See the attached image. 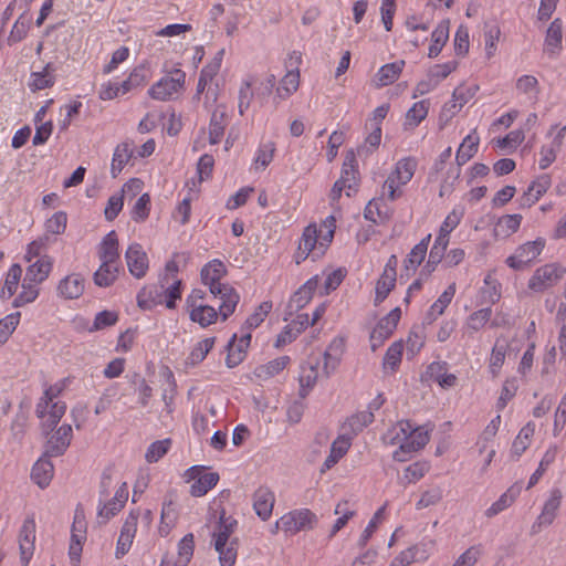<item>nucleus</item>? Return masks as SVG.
<instances>
[{"instance_id": "nucleus-24", "label": "nucleus", "mask_w": 566, "mask_h": 566, "mask_svg": "<svg viewBox=\"0 0 566 566\" xmlns=\"http://www.w3.org/2000/svg\"><path fill=\"white\" fill-rule=\"evenodd\" d=\"M50 458L51 457H45L44 452L43 455L33 464L31 470L32 481L41 489H45L50 484L54 474V467Z\"/></svg>"}, {"instance_id": "nucleus-60", "label": "nucleus", "mask_w": 566, "mask_h": 566, "mask_svg": "<svg viewBox=\"0 0 566 566\" xmlns=\"http://www.w3.org/2000/svg\"><path fill=\"white\" fill-rule=\"evenodd\" d=\"M482 555L483 545H472L455 559L452 566H474Z\"/></svg>"}, {"instance_id": "nucleus-35", "label": "nucleus", "mask_w": 566, "mask_h": 566, "mask_svg": "<svg viewBox=\"0 0 566 566\" xmlns=\"http://www.w3.org/2000/svg\"><path fill=\"white\" fill-rule=\"evenodd\" d=\"M449 39V21H441L431 33V45L429 46L428 56L437 57Z\"/></svg>"}, {"instance_id": "nucleus-9", "label": "nucleus", "mask_w": 566, "mask_h": 566, "mask_svg": "<svg viewBox=\"0 0 566 566\" xmlns=\"http://www.w3.org/2000/svg\"><path fill=\"white\" fill-rule=\"evenodd\" d=\"M316 523V515L308 509L294 510L276 521V528L285 533L296 534L303 530L312 528Z\"/></svg>"}, {"instance_id": "nucleus-28", "label": "nucleus", "mask_w": 566, "mask_h": 566, "mask_svg": "<svg viewBox=\"0 0 566 566\" xmlns=\"http://www.w3.org/2000/svg\"><path fill=\"white\" fill-rule=\"evenodd\" d=\"M426 375L429 380L438 382L442 388H451L457 384V376L447 373L446 361H433L427 367Z\"/></svg>"}, {"instance_id": "nucleus-62", "label": "nucleus", "mask_w": 566, "mask_h": 566, "mask_svg": "<svg viewBox=\"0 0 566 566\" xmlns=\"http://www.w3.org/2000/svg\"><path fill=\"white\" fill-rule=\"evenodd\" d=\"M150 212V196L143 193L135 202L130 216L135 222H144Z\"/></svg>"}, {"instance_id": "nucleus-7", "label": "nucleus", "mask_w": 566, "mask_h": 566, "mask_svg": "<svg viewBox=\"0 0 566 566\" xmlns=\"http://www.w3.org/2000/svg\"><path fill=\"white\" fill-rule=\"evenodd\" d=\"M417 160L412 157H406L397 161L394 171L388 176L384 184V189L388 191V198L392 201L397 198V189L407 185L415 175Z\"/></svg>"}, {"instance_id": "nucleus-5", "label": "nucleus", "mask_w": 566, "mask_h": 566, "mask_svg": "<svg viewBox=\"0 0 566 566\" xmlns=\"http://www.w3.org/2000/svg\"><path fill=\"white\" fill-rule=\"evenodd\" d=\"M184 479L191 482L190 494L200 497L217 485L220 476L217 472H207L203 465H192L185 471Z\"/></svg>"}, {"instance_id": "nucleus-6", "label": "nucleus", "mask_w": 566, "mask_h": 566, "mask_svg": "<svg viewBox=\"0 0 566 566\" xmlns=\"http://www.w3.org/2000/svg\"><path fill=\"white\" fill-rule=\"evenodd\" d=\"M429 432L423 427H413L410 422V432H406V439L392 453V459L398 462H406L412 454L423 449L429 442Z\"/></svg>"}, {"instance_id": "nucleus-27", "label": "nucleus", "mask_w": 566, "mask_h": 566, "mask_svg": "<svg viewBox=\"0 0 566 566\" xmlns=\"http://www.w3.org/2000/svg\"><path fill=\"white\" fill-rule=\"evenodd\" d=\"M238 522L232 516H227L224 511L219 516L218 525L213 532L214 548L226 546L230 542V536L234 532Z\"/></svg>"}, {"instance_id": "nucleus-23", "label": "nucleus", "mask_w": 566, "mask_h": 566, "mask_svg": "<svg viewBox=\"0 0 566 566\" xmlns=\"http://www.w3.org/2000/svg\"><path fill=\"white\" fill-rule=\"evenodd\" d=\"M319 277L317 275L308 279L290 298L289 307L294 311L304 308L312 300L315 290L318 286Z\"/></svg>"}, {"instance_id": "nucleus-53", "label": "nucleus", "mask_w": 566, "mask_h": 566, "mask_svg": "<svg viewBox=\"0 0 566 566\" xmlns=\"http://www.w3.org/2000/svg\"><path fill=\"white\" fill-rule=\"evenodd\" d=\"M521 221V214H506L500 218L495 226V234L502 237L511 235L518 230Z\"/></svg>"}, {"instance_id": "nucleus-19", "label": "nucleus", "mask_w": 566, "mask_h": 566, "mask_svg": "<svg viewBox=\"0 0 566 566\" xmlns=\"http://www.w3.org/2000/svg\"><path fill=\"white\" fill-rule=\"evenodd\" d=\"M97 255L101 262L119 263V243L114 230L102 239L97 247Z\"/></svg>"}, {"instance_id": "nucleus-15", "label": "nucleus", "mask_w": 566, "mask_h": 566, "mask_svg": "<svg viewBox=\"0 0 566 566\" xmlns=\"http://www.w3.org/2000/svg\"><path fill=\"white\" fill-rule=\"evenodd\" d=\"M137 522H138V512L132 511L127 515V517L122 526L118 539H117L116 551H115L116 558H122L124 555H126L129 552V549L133 545V541L136 535Z\"/></svg>"}, {"instance_id": "nucleus-18", "label": "nucleus", "mask_w": 566, "mask_h": 566, "mask_svg": "<svg viewBox=\"0 0 566 566\" xmlns=\"http://www.w3.org/2000/svg\"><path fill=\"white\" fill-rule=\"evenodd\" d=\"M274 502V493L266 486H260L253 494V509L262 521L271 517Z\"/></svg>"}, {"instance_id": "nucleus-40", "label": "nucleus", "mask_w": 566, "mask_h": 566, "mask_svg": "<svg viewBox=\"0 0 566 566\" xmlns=\"http://www.w3.org/2000/svg\"><path fill=\"white\" fill-rule=\"evenodd\" d=\"M188 313L190 321L199 324L201 327H208L213 324L220 314L219 311L210 305L191 308Z\"/></svg>"}, {"instance_id": "nucleus-63", "label": "nucleus", "mask_w": 566, "mask_h": 566, "mask_svg": "<svg viewBox=\"0 0 566 566\" xmlns=\"http://www.w3.org/2000/svg\"><path fill=\"white\" fill-rule=\"evenodd\" d=\"M464 216V208L455 206L446 217L440 226L439 232L450 235V233L460 224Z\"/></svg>"}, {"instance_id": "nucleus-11", "label": "nucleus", "mask_w": 566, "mask_h": 566, "mask_svg": "<svg viewBox=\"0 0 566 566\" xmlns=\"http://www.w3.org/2000/svg\"><path fill=\"white\" fill-rule=\"evenodd\" d=\"M125 261L128 272L137 280L146 276L149 270V259L142 247L137 242H133L128 245L125 252Z\"/></svg>"}, {"instance_id": "nucleus-41", "label": "nucleus", "mask_w": 566, "mask_h": 566, "mask_svg": "<svg viewBox=\"0 0 566 566\" xmlns=\"http://www.w3.org/2000/svg\"><path fill=\"white\" fill-rule=\"evenodd\" d=\"M492 308L484 307L471 313L464 324V329L469 334L481 331L491 319Z\"/></svg>"}, {"instance_id": "nucleus-34", "label": "nucleus", "mask_w": 566, "mask_h": 566, "mask_svg": "<svg viewBox=\"0 0 566 566\" xmlns=\"http://www.w3.org/2000/svg\"><path fill=\"white\" fill-rule=\"evenodd\" d=\"M403 60L382 65L376 74L377 86L382 87L396 82L403 70Z\"/></svg>"}, {"instance_id": "nucleus-43", "label": "nucleus", "mask_w": 566, "mask_h": 566, "mask_svg": "<svg viewBox=\"0 0 566 566\" xmlns=\"http://www.w3.org/2000/svg\"><path fill=\"white\" fill-rule=\"evenodd\" d=\"M406 432H410V421L401 420L382 434V442L388 446L398 444L400 447L403 439H406Z\"/></svg>"}, {"instance_id": "nucleus-2", "label": "nucleus", "mask_w": 566, "mask_h": 566, "mask_svg": "<svg viewBox=\"0 0 566 566\" xmlns=\"http://www.w3.org/2000/svg\"><path fill=\"white\" fill-rule=\"evenodd\" d=\"M335 228L336 220L333 216H328L319 227L315 223L305 227L294 255L295 262L300 264L310 255L313 260L321 258L333 241Z\"/></svg>"}, {"instance_id": "nucleus-57", "label": "nucleus", "mask_w": 566, "mask_h": 566, "mask_svg": "<svg viewBox=\"0 0 566 566\" xmlns=\"http://www.w3.org/2000/svg\"><path fill=\"white\" fill-rule=\"evenodd\" d=\"M22 275V268L19 264H12L7 273L2 296L11 297L18 289Z\"/></svg>"}, {"instance_id": "nucleus-26", "label": "nucleus", "mask_w": 566, "mask_h": 566, "mask_svg": "<svg viewBox=\"0 0 566 566\" xmlns=\"http://www.w3.org/2000/svg\"><path fill=\"white\" fill-rule=\"evenodd\" d=\"M150 78L149 69L145 64L135 66L127 78L120 82L122 94L130 93L135 90L144 87Z\"/></svg>"}, {"instance_id": "nucleus-37", "label": "nucleus", "mask_w": 566, "mask_h": 566, "mask_svg": "<svg viewBox=\"0 0 566 566\" xmlns=\"http://www.w3.org/2000/svg\"><path fill=\"white\" fill-rule=\"evenodd\" d=\"M535 432V424L532 422L526 423L518 432L513 441L511 454L512 458L518 459L524 451L528 448L532 441V437Z\"/></svg>"}, {"instance_id": "nucleus-8", "label": "nucleus", "mask_w": 566, "mask_h": 566, "mask_svg": "<svg viewBox=\"0 0 566 566\" xmlns=\"http://www.w3.org/2000/svg\"><path fill=\"white\" fill-rule=\"evenodd\" d=\"M544 247L545 240L543 238L525 242L517 247L512 255L506 258L505 263L512 270H524L542 253Z\"/></svg>"}, {"instance_id": "nucleus-55", "label": "nucleus", "mask_w": 566, "mask_h": 566, "mask_svg": "<svg viewBox=\"0 0 566 566\" xmlns=\"http://www.w3.org/2000/svg\"><path fill=\"white\" fill-rule=\"evenodd\" d=\"M195 537L192 533L186 534L178 543V566H187L193 555Z\"/></svg>"}, {"instance_id": "nucleus-31", "label": "nucleus", "mask_w": 566, "mask_h": 566, "mask_svg": "<svg viewBox=\"0 0 566 566\" xmlns=\"http://www.w3.org/2000/svg\"><path fill=\"white\" fill-rule=\"evenodd\" d=\"M480 137L475 130L468 134L460 144L455 160L459 166L467 164L478 151Z\"/></svg>"}, {"instance_id": "nucleus-14", "label": "nucleus", "mask_w": 566, "mask_h": 566, "mask_svg": "<svg viewBox=\"0 0 566 566\" xmlns=\"http://www.w3.org/2000/svg\"><path fill=\"white\" fill-rule=\"evenodd\" d=\"M72 427L62 424L48 439L45 443V457H60L65 453L72 441Z\"/></svg>"}, {"instance_id": "nucleus-21", "label": "nucleus", "mask_w": 566, "mask_h": 566, "mask_svg": "<svg viewBox=\"0 0 566 566\" xmlns=\"http://www.w3.org/2000/svg\"><path fill=\"white\" fill-rule=\"evenodd\" d=\"M563 21L559 18H556L552 21L549 24L545 41H544V52L551 56L556 57L558 56L560 50H562V39H563Z\"/></svg>"}, {"instance_id": "nucleus-30", "label": "nucleus", "mask_w": 566, "mask_h": 566, "mask_svg": "<svg viewBox=\"0 0 566 566\" xmlns=\"http://www.w3.org/2000/svg\"><path fill=\"white\" fill-rule=\"evenodd\" d=\"M350 448V439L345 436H339L335 439L331 446V451L328 457L325 459L322 464L321 472L325 473L329 469H332L349 450Z\"/></svg>"}, {"instance_id": "nucleus-52", "label": "nucleus", "mask_w": 566, "mask_h": 566, "mask_svg": "<svg viewBox=\"0 0 566 566\" xmlns=\"http://www.w3.org/2000/svg\"><path fill=\"white\" fill-rule=\"evenodd\" d=\"M552 179L548 175L538 176L528 187L525 196L530 205L535 203L551 187Z\"/></svg>"}, {"instance_id": "nucleus-39", "label": "nucleus", "mask_w": 566, "mask_h": 566, "mask_svg": "<svg viewBox=\"0 0 566 566\" xmlns=\"http://www.w3.org/2000/svg\"><path fill=\"white\" fill-rule=\"evenodd\" d=\"M55 69L51 63H48L42 71L32 72L30 76L29 86L32 91H41L51 87L54 84Z\"/></svg>"}, {"instance_id": "nucleus-59", "label": "nucleus", "mask_w": 566, "mask_h": 566, "mask_svg": "<svg viewBox=\"0 0 566 566\" xmlns=\"http://www.w3.org/2000/svg\"><path fill=\"white\" fill-rule=\"evenodd\" d=\"M385 510H386V505H382L381 507H379L375 512V514L370 518V521L368 522L366 528L363 531V533L359 536L358 542H357V545L360 548H364L367 545L368 541L371 538L373 534L376 532L378 524L380 523V521L382 518Z\"/></svg>"}, {"instance_id": "nucleus-17", "label": "nucleus", "mask_w": 566, "mask_h": 566, "mask_svg": "<svg viewBox=\"0 0 566 566\" xmlns=\"http://www.w3.org/2000/svg\"><path fill=\"white\" fill-rule=\"evenodd\" d=\"M85 280L78 273H71L57 284V295L64 300H75L83 295Z\"/></svg>"}, {"instance_id": "nucleus-25", "label": "nucleus", "mask_w": 566, "mask_h": 566, "mask_svg": "<svg viewBox=\"0 0 566 566\" xmlns=\"http://www.w3.org/2000/svg\"><path fill=\"white\" fill-rule=\"evenodd\" d=\"M345 344L342 338H334L326 350L324 352V366L323 371L326 377H329L336 368L338 367L343 353H344Z\"/></svg>"}, {"instance_id": "nucleus-4", "label": "nucleus", "mask_w": 566, "mask_h": 566, "mask_svg": "<svg viewBox=\"0 0 566 566\" xmlns=\"http://www.w3.org/2000/svg\"><path fill=\"white\" fill-rule=\"evenodd\" d=\"M185 83L186 73L180 69H174L154 83L147 94L155 101L167 102L184 90Z\"/></svg>"}, {"instance_id": "nucleus-56", "label": "nucleus", "mask_w": 566, "mask_h": 566, "mask_svg": "<svg viewBox=\"0 0 566 566\" xmlns=\"http://www.w3.org/2000/svg\"><path fill=\"white\" fill-rule=\"evenodd\" d=\"M506 356V345L500 344L499 340L495 342L490 359H489V368L493 377H496L505 361Z\"/></svg>"}, {"instance_id": "nucleus-45", "label": "nucleus", "mask_w": 566, "mask_h": 566, "mask_svg": "<svg viewBox=\"0 0 566 566\" xmlns=\"http://www.w3.org/2000/svg\"><path fill=\"white\" fill-rule=\"evenodd\" d=\"M289 356H281L270 360L269 363L255 368V376L262 379H268L280 374L290 363Z\"/></svg>"}, {"instance_id": "nucleus-46", "label": "nucleus", "mask_w": 566, "mask_h": 566, "mask_svg": "<svg viewBox=\"0 0 566 566\" xmlns=\"http://www.w3.org/2000/svg\"><path fill=\"white\" fill-rule=\"evenodd\" d=\"M133 156V149L132 144L129 143H122L117 145V147L114 150L113 159H112V167L111 172L115 177L117 174H119L124 166L129 161V159Z\"/></svg>"}, {"instance_id": "nucleus-20", "label": "nucleus", "mask_w": 566, "mask_h": 566, "mask_svg": "<svg viewBox=\"0 0 566 566\" xmlns=\"http://www.w3.org/2000/svg\"><path fill=\"white\" fill-rule=\"evenodd\" d=\"M111 483L109 478H103L101 483V491H99V504H98V518L103 523H106L109 521L113 516H115L122 509L123 505L117 503L116 501L109 500L108 502H105L106 497L108 496V486Z\"/></svg>"}, {"instance_id": "nucleus-49", "label": "nucleus", "mask_w": 566, "mask_h": 566, "mask_svg": "<svg viewBox=\"0 0 566 566\" xmlns=\"http://www.w3.org/2000/svg\"><path fill=\"white\" fill-rule=\"evenodd\" d=\"M560 491L553 490L551 496L544 504L541 515L538 516L539 524H551L554 521L556 512L560 505Z\"/></svg>"}, {"instance_id": "nucleus-50", "label": "nucleus", "mask_w": 566, "mask_h": 566, "mask_svg": "<svg viewBox=\"0 0 566 566\" xmlns=\"http://www.w3.org/2000/svg\"><path fill=\"white\" fill-rule=\"evenodd\" d=\"M566 138V125L562 123L552 124L545 134L546 145L556 150H562Z\"/></svg>"}, {"instance_id": "nucleus-42", "label": "nucleus", "mask_w": 566, "mask_h": 566, "mask_svg": "<svg viewBox=\"0 0 566 566\" xmlns=\"http://www.w3.org/2000/svg\"><path fill=\"white\" fill-rule=\"evenodd\" d=\"M402 340L395 342L387 348L382 359V367L386 373H395L399 368L402 358Z\"/></svg>"}, {"instance_id": "nucleus-33", "label": "nucleus", "mask_w": 566, "mask_h": 566, "mask_svg": "<svg viewBox=\"0 0 566 566\" xmlns=\"http://www.w3.org/2000/svg\"><path fill=\"white\" fill-rule=\"evenodd\" d=\"M118 272L119 263L101 262L93 274V281L99 287H108L116 281Z\"/></svg>"}, {"instance_id": "nucleus-1", "label": "nucleus", "mask_w": 566, "mask_h": 566, "mask_svg": "<svg viewBox=\"0 0 566 566\" xmlns=\"http://www.w3.org/2000/svg\"><path fill=\"white\" fill-rule=\"evenodd\" d=\"M226 274L227 266L219 259L209 261L200 271L202 284L209 287L210 293L214 297L221 300L219 312L222 321L228 319L234 313L240 301V295L234 287L228 283L220 282Z\"/></svg>"}, {"instance_id": "nucleus-29", "label": "nucleus", "mask_w": 566, "mask_h": 566, "mask_svg": "<svg viewBox=\"0 0 566 566\" xmlns=\"http://www.w3.org/2000/svg\"><path fill=\"white\" fill-rule=\"evenodd\" d=\"M228 125L226 107L219 105L212 112L209 124V143L216 145L220 143L224 135V129Z\"/></svg>"}, {"instance_id": "nucleus-3", "label": "nucleus", "mask_w": 566, "mask_h": 566, "mask_svg": "<svg viewBox=\"0 0 566 566\" xmlns=\"http://www.w3.org/2000/svg\"><path fill=\"white\" fill-rule=\"evenodd\" d=\"M61 391L62 386L57 384L49 386L36 403L35 413L42 420V428L45 433L53 430L66 411L65 402L55 401Z\"/></svg>"}, {"instance_id": "nucleus-44", "label": "nucleus", "mask_w": 566, "mask_h": 566, "mask_svg": "<svg viewBox=\"0 0 566 566\" xmlns=\"http://www.w3.org/2000/svg\"><path fill=\"white\" fill-rule=\"evenodd\" d=\"M300 85V71L289 70L284 77L281 80L276 94L281 99L289 98L295 93Z\"/></svg>"}, {"instance_id": "nucleus-54", "label": "nucleus", "mask_w": 566, "mask_h": 566, "mask_svg": "<svg viewBox=\"0 0 566 566\" xmlns=\"http://www.w3.org/2000/svg\"><path fill=\"white\" fill-rule=\"evenodd\" d=\"M335 514L339 515V517L335 521L334 525L332 526L329 533L331 538L334 537L342 528L345 527L348 521L355 516L356 512L348 507L347 501H343L336 505Z\"/></svg>"}, {"instance_id": "nucleus-12", "label": "nucleus", "mask_w": 566, "mask_h": 566, "mask_svg": "<svg viewBox=\"0 0 566 566\" xmlns=\"http://www.w3.org/2000/svg\"><path fill=\"white\" fill-rule=\"evenodd\" d=\"M251 343L250 332L240 331V335L233 334L227 345L228 355L226 364L229 368L237 367L243 361Z\"/></svg>"}, {"instance_id": "nucleus-47", "label": "nucleus", "mask_w": 566, "mask_h": 566, "mask_svg": "<svg viewBox=\"0 0 566 566\" xmlns=\"http://www.w3.org/2000/svg\"><path fill=\"white\" fill-rule=\"evenodd\" d=\"M214 342V337H207L197 343L187 357L186 364L191 367L199 365L213 348Z\"/></svg>"}, {"instance_id": "nucleus-48", "label": "nucleus", "mask_w": 566, "mask_h": 566, "mask_svg": "<svg viewBox=\"0 0 566 566\" xmlns=\"http://www.w3.org/2000/svg\"><path fill=\"white\" fill-rule=\"evenodd\" d=\"M431 240V234H428L426 238H423L418 244H416L410 253L408 254V258L406 260V270L415 271L421 262L424 260V256L427 254L428 245Z\"/></svg>"}, {"instance_id": "nucleus-64", "label": "nucleus", "mask_w": 566, "mask_h": 566, "mask_svg": "<svg viewBox=\"0 0 566 566\" xmlns=\"http://www.w3.org/2000/svg\"><path fill=\"white\" fill-rule=\"evenodd\" d=\"M170 443L169 439L158 440L150 443L145 454L146 461L148 463H155L160 460L168 452Z\"/></svg>"}, {"instance_id": "nucleus-16", "label": "nucleus", "mask_w": 566, "mask_h": 566, "mask_svg": "<svg viewBox=\"0 0 566 566\" xmlns=\"http://www.w3.org/2000/svg\"><path fill=\"white\" fill-rule=\"evenodd\" d=\"M400 317L401 310L399 307H395L377 323L376 327L373 329L370 335V338L374 342V348L376 347V340L382 343L392 335V333L397 328Z\"/></svg>"}, {"instance_id": "nucleus-10", "label": "nucleus", "mask_w": 566, "mask_h": 566, "mask_svg": "<svg viewBox=\"0 0 566 566\" xmlns=\"http://www.w3.org/2000/svg\"><path fill=\"white\" fill-rule=\"evenodd\" d=\"M563 276V272L555 263H547L535 270L528 280V289L542 293L554 286Z\"/></svg>"}, {"instance_id": "nucleus-32", "label": "nucleus", "mask_w": 566, "mask_h": 566, "mask_svg": "<svg viewBox=\"0 0 566 566\" xmlns=\"http://www.w3.org/2000/svg\"><path fill=\"white\" fill-rule=\"evenodd\" d=\"M429 99H422L413 103L407 111L403 122L405 129H415L427 117L429 112Z\"/></svg>"}, {"instance_id": "nucleus-38", "label": "nucleus", "mask_w": 566, "mask_h": 566, "mask_svg": "<svg viewBox=\"0 0 566 566\" xmlns=\"http://www.w3.org/2000/svg\"><path fill=\"white\" fill-rule=\"evenodd\" d=\"M455 294V283H451L443 293L438 297V300L430 306L427 318L430 322L436 321L440 315H442L446 308L451 303L453 296Z\"/></svg>"}, {"instance_id": "nucleus-58", "label": "nucleus", "mask_w": 566, "mask_h": 566, "mask_svg": "<svg viewBox=\"0 0 566 566\" xmlns=\"http://www.w3.org/2000/svg\"><path fill=\"white\" fill-rule=\"evenodd\" d=\"M417 563L426 562L436 549V541L424 536L419 543L410 546Z\"/></svg>"}, {"instance_id": "nucleus-22", "label": "nucleus", "mask_w": 566, "mask_h": 566, "mask_svg": "<svg viewBox=\"0 0 566 566\" xmlns=\"http://www.w3.org/2000/svg\"><path fill=\"white\" fill-rule=\"evenodd\" d=\"M53 260L51 256L44 254L31 263L25 272V282L40 284L45 281L52 271Z\"/></svg>"}, {"instance_id": "nucleus-13", "label": "nucleus", "mask_w": 566, "mask_h": 566, "mask_svg": "<svg viewBox=\"0 0 566 566\" xmlns=\"http://www.w3.org/2000/svg\"><path fill=\"white\" fill-rule=\"evenodd\" d=\"M35 543V522L34 518H25L19 533L20 559L22 566H28L33 553Z\"/></svg>"}, {"instance_id": "nucleus-51", "label": "nucleus", "mask_w": 566, "mask_h": 566, "mask_svg": "<svg viewBox=\"0 0 566 566\" xmlns=\"http://www.w3.org/2000/svg\"><path fill=\"white\" fill-rule=\"evenodd\" d=\"M272 310V303L269 301L262 302L254 312L247 318L244 325L241 327L244 332H250L259 327Z\"/></svg>"}, {"instance_id": "nucleus-61", "label": "nucleus", "mask_w": 566, "mask_h": 566, "mask_svg": "<svg viewBox=\"0 0 566 566\" xmlns=\"http://www.w3.org/2000/svg\"><path fill=\"white\" fill-rule=\"evenodd\" d=\"M501 35L500 27L496 24H485L484 28V44H485V54L490 59L494 55L496 51V44L499 42Z\"/></svg>"}, {"instance_id": "nucleus-36", "label": "nucleus", "mask_w": 566, "mask_h": 566, "mask_svg": "<svg viewBox=\"0 0 566 566\" xmlns=\"http://www.w3.org/2000/svg\"><path fill=\"white\" fill-rule=\"evenodd\" d=\"M515 88L518 94L525 95L532 104L538 101L539 83L533 75H522L516 80Z\"/></svg>"}]
</instances>
